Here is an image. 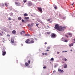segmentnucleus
<instances>
[{
  "mask_svg": "<svg viewBox=\"0 0 75 75\" xmlns=\"http://www.w3.org/2000/svg\"><path fill=\"white\" fill-rule=\"evenodd\" d=\"M5 6L6 7H7V6H8L7 4L6 3H5Z\"/></svg>",
  "mask_w": 75,
  "mask_h": 75,
  "instance_id": "nucleus-22",
  "label": "nucleus"
},
{
  "mask_svg": "<svg viewBox=\"0 0 75 75\" xmlns=\"http://www.w3.org/2000/svg\"><path fill=\"white\" fill-rule=\"evenodd\" d=\"M24 19H25V20H28V19H29V17H25Z\"/></svg>",
  "mask_w": 75,
  "mask_h": 75,
  "instance_id": "nucleus-15",
  "label": "nucleus"
},
{
  "mask_svg": "<svg viewBox=\"0 0 75 75\" xmlns=\"http://www.w3.org/2000/svg\"><path fill=\"white\" fill-rule=\"evenodd\" d=\"M11 42H12V43H13V44L14 43V40H11Z\"/></svg>",
  "mask_w": 75,
  "mask_h": 75,
  "instance_id": "nucleus-13",
  "label": "nucleus"
},
{
  "mask_svg": "<svg viewBox=\"0 0 75 75\" xmlns=\"http://www.w3.org/2000/svg\"><path fill=\"white\" fill-rule=\"evenodd\" d=\"M73 40L75 41V42H74V43H75V39H74Z\"/></svg>",
  "mask_w": 75,
  "mask_h": 75,
  "instance_id": "nucleus-44",
  "label": "nucleus"
},
{
  "mask_svg": "<svg viewBox=\"0 0 75 75\" xmlns=\"http://www.w3.org/2000/svg\"><path fill=\"white\" fill-rule=\"evenodd\" d=\"M38 25H39V24H36V26H37V27H38Z\"/></svg>",
  "mask_w": 75,
  "mask_h": 75,
  "instance_id": "nucleus-33",
  "label": "nucleus"
},
{
  "mask_svg": "<svg viewBox=\"0 0 75 75\" xmlns=\"http://www.w3.org/2000/svg\"><path fill=\"white\" fill-rule=\"evenodd\" d=\"M28 4L29 6H32V2H29L28 3Z\"/></svg>",
  "mask_w": 75,
  "mask_h": 75,
  "instance_id": "nucleus-7",
  "label": "nucleus"
},
{
  "mask_svg": "<svg viewBox=\"0 0 75 75\" xmlns=\"http://www.w3.org/2000/svg\"><path fill=\"white\" fill-rule=\"evenodd\" d=\"M67 68V65L66 64H64V68Z\"/></svg>",
  "mask_w": 75,
  "mask_h": 75,
  "instance_id": "nucleus-12",
  "label": "nucleus"
},
{
  "mask_svg": "<svg viewBox=\"0 0 75 75\" xmlns=\"http://www.w3.org/2000/svg\"><path fill=\"white\" fill-rule=\"evenodd\" d=\"M22 32L23 33H25V31H22Z\"/></svg>",
  "mask_w": 75,
  "mask_h": 75,
  "instance_id": "nucleus-38",
  "label": "nucleus"
},
{
  "mask_svg": "<svg viewBox=\"0 0 75 75\" xmlns=\"http://www.w3.org/2000/svg\"><path fill=\"white\" fill-rule=\"evenodd\" d=\"M74 4V3H73L71 4V6H73Z\"/></svg>",
  "mask_w": 75,
  "mask_h": 75,
  "instance_id": "nucleus-45",
  "label": "nucleus"
},
{
  "mask_svg": "<svg viewBox=\"0 0 75 75\" xmlns=\"http://www.w3.org/2000/svg\"><path fill=\"white\" fill-rule=\"evenodd\" d=\"M67 52V51H63L62 52Z\"/></svg>",
  "mask_w": 75,
  "mask_h": 75,
  "instance_id": "nucleus-35",
  "label": "nucleus"
},
{
  "mask_svg": "<svg viewBox=\"0 0 75 75\" xmlns=\"http://www.w3.org/2000/svg\"><path fill=\"white\" fill-rule=\"evenodd\" d=\"M14 20H15V18L13 19V21H14Z\"/></svg>",
  "mask_w": 75,
  "mask_h": 75,
  "instance_id": "nucleus-56",
  "label": "nucleus"
},
{
  "mask_svg": "<svg viewBox=\"0 0 75 75\" xmlns=\"http://www.w3.org/2000/svg\"><path fill=\"white\" fill-rule=\"evenodd\" d=\"M24 20L23 19H22V22H24Z\"/></svg>",
  "mask_w": 75,
  "mask_h": 75,
  "instance_id": "nucleus-41",
  "label": "nucleus"
},
{
  "mask_svg": "<svg viewBox=\"0 0 75 75\" xmlns=\"http://www.w3.org/2000/svg\"><path fill=\"white\" fill-rule=\"evenodd\" d=\"M16 30H13L12 32V34H16Z\"/></svg>",
  "mask_w": 75,
  "mask_h": 75,
  "instance_id": "nucleus-10",
  "label": "nucleus"
},
{
  "mask_svg": "<svg viewBox=\"0 0 75 75\" xmlns=\"http://www.w3.org/2000/svg\"><path fill=\"white\" fill-rule=\"evenodd\" d=\"M16 1H18V0H16Z\"/></svg>",
  "mask_w": 75,
  "mask_h": 75,
  "instance_id": "nucleus-58",
  "label": "nucleus"
},
{
  "mask_svg": "<svg viewBox=\"0 0 75 75\" xmlns=\"http://www.w3.org/2000/svg\"><path fill=\"white\" fill-rule=\"evenodd\" d=\"M15 4L17 6H18L20 5V3L17 2H15Z\"/></svg>",
  "mask_w": 75,
  "mask_h": 75,
  "instance_id": "nucleus-6",
  "label": "nucleus"
},
{
  "mask_svg": "<svg viewBox=\"0 0 75 75\" xmlns=\"http://www.w3.org/2000/svg\"><path fill=\"white\" fill-rule=\"evenodd\" d=\"M21 45L22 46H23V44H21Z\"/></svg>",
  "mask_w": 75,
  "mask_h": 75,
  "instance_id": "nucleus-51",
  "label": "nucleus"
},
{
  "mask_svg": "<svg viewBox=\"0 0 75 75\" xmlns=\"http://www.w3.org/2000/svg\"><path fill=\"white\" fill-rule=\"evenodd\" d=\"M30 60H28V62L29 63V64H30Z\"/></svg>",
  "mask_w": 75,
  "mask_h": 75,
  "instance_id": "nucleus-27",
  "label": "nucleus"
},
{
  "mask_svg": "<svg viewBox=\"0 0 75 75\" xmlns=\"http://www.w3.org/2000/svg\"><path fill=\"white\" fill-rule=\"evenodd\" d=\"M18 20H21V17H18Z\"/></svg>",
  "mask_w": 75,
  "mask_h": 75,
  "instance_id": "nucleus-16",
  "label": "nucleus"
},
{
  "mask_svg": "<svg viewBox=\"0 0 75 75\" xmlns=\"http://www.w3.org/2000/svg\"><path fill=\"white\" fill-rule=\"evenodd\" d=\"M2 33H3V32H2Z\"/></svg>",
  "mask_w": 75,
  "mask_h": 75,
  "instance_id": "nucleus-63",
  "label": "nucleus"
},
{
  "mask_svg": "<svg viewBox=\"0 0 75 75\" xmlns=\"http://www.w3.org/2000/svg\"><path fill=\"white\" fill-rule=\"evenodd\" d=\"M23 16H28V14L27 13H25L24 14Z\"/></svg>",
  "mask_w": 75,
  "mask_h": 75,
  "instance_id": "nucleus-14",
  "label": "nucleus"
},
{
  "mask_svg": "<svg viewBox=\"0 0 75 75\" xmlns=\"http://www.w3.org/2000/svg\"><path fill=\"white\" fill-rule=\"evenodd\" d=\"M62 63H63V62H62Z\"/></svg>",
  "mask_w": 75,
  "mask_h": 75,
  "instance_id": "nucleus-60",
  "label": "nucleus"
},
{
  "mask_svg": "<svg viewBox=\"0 0 75 75\" xmlns=\"http://www.w3.org/2000/svg\"><path fill=\"white\" fill-rule=\"evenodd\" d=\"M4 6V4H2V5H1V7H3Z\"/></svg>",
  "mask_w": 75,
  "mask_h": 75,
  "instance_id": "nucleus-26",
  "label": "nucleus"
},
{
  "mask_svg": "<svg viewBox=\"0 0 75 75\" xmlns=\"http://www.w3.org/2000/svg\"><path fill=\"white\" fill-rule=\"evenodd\" d=\"M20 33H21V35H22V32L21 31L20 32Z\"/></svg>",
  "mask_w": 75,
  "mask_h": 75,
  "instance_id": "nucleus-43",
  "label": "nucleus"
},
{
  "mask_svg": "<svg viewBox=\"0 0 75 75\" xmlns=\"http://www.w3.org/2000/svg\"><path fill=\"white\" fill-rule=\"evenodd\" d=\"M24 3H26L27 2V0H23Z\"/></svg>",
  "mask_w": 75,
  "mask_h": 75,
  "instance_id": "nucleus-21",
  "label": "nucleus"
},
{
  "mask_svg": "<svg viewBox=\"0 0 75 75\" xmlns=\"http://www.w3.org/2000/svg\"><path fill=\"white\" fill-rule=\"evenodd\" d=\"M29 30H32V29H31V28H30V29H29Z\"/></svg>",
  "mask_w": 75,
  "mask_h": 75,
  "instance_id": "nucleus-47",
  "label": "nucleus"
},
{
  "mask_svg": "<svg viewBox=\"0 0 75 75\" xmlns=\"http://www.w3.org/2000/svg\"><path fill=\"white\" fill-rule=\"evenodd\" d=\"M65 36L66 37H67V38H68V36L67 35H65Z\"/></svg>",
  "mask_w": 75,
  "mask_h": 75,
  "instance_id": "nucleus-28",
  "label": "nucleus"
},
{
  "mask_svg": "<svg viewBox=\"0 0 75 75\" xmlns=\"http://www.w3.org/2000/svg\"><path fill=\"white\" fill-rule=\"evenodd\" d=\"M70 51H72V50H70Z\"/></svg>",
  "mask_w": 75,
  "mask_h": 75,
  "instance_id": "nucleus-54",
  "label": "nucleus"
},
{
  "mask_svg": "<svg viewBox=\"0 0 75 75\" xmlns=\"http://www.w3.org/2000/svg\"><path fill=\"white\" fill-rule=\"evenodd\" d=\"M33 1H37V0H33Z\"/></svg>",
  "mask_w": 75,
  "mask_h": 75,
  "instance_id": "nucleus-46",
  "label": "nucleus"
},
{
  "mask_svg": "<svg viewBox=\"0 0 75 75\" xmlns=\"http://www.w3.org/2000/svg\"><path fill=\"white\" fill-rule=\"evenodd\" d=\"M51 37L52 38H55L56 37V34L54 33H52L51 35Z\"/></svg>",
  "mask_w": 75,
  "mask_h": 75,
  "instance_id": "nucleus-2",
  "label": "nucleus"
},
{
  "mask_svg": "<svg viewBox=\"0 0 75 75\" xmlns=\"http://www.w3.org/2000/svg\"><path fill=\"white\" fill-rule=\"evenodd\" d=\"M58 71H59V72H61V70L60 69H58Z\"/></svg>",
  "mask_w": 75,
  "mask_h": 75,
  "instance_id": "nucleus-24",
  "label": "nucleus"
},
{
  "mask_svg": "<svg viewBox=\"0 0 75 75\" xmlns=\"http://www.w3.org/2000/svg\"><path fill=\"white\" fill-rule=\"evenodd\" d=\"M8 20H9V21L11 20H12L11 18L10 17H9L8 18Z\"/></svg>",
  "mask_w": 75,
  "mask_h": 75,
  "instance_id": "nucleus-20",
  "label": "nucleus"
},
{
  "mask_svg": "<svg viewBox=\"0 0 75 75\" xmlns=\"http://www.w3.org/2000/svg\"><path fill=\"white\" fill-rule=\"evenodd\" d=\"M63 19H64V20H65V18L64 17H63Z\"/></svg>",
  "mask_w": 75,
  "mask_h": 75,
  "instance_id": "nucleus-40",
  "label": "nucleus"
},
{
  "mask_svg": "<svg viewBox=\"0 0 75 75\" xmlns=\"http://www.w3.org/2000/svg\"><path fill=\"white\" fill-rule=\"evenodd\" d=\"M47 21H50V19H47Z\"/></svg>",
  "mask_w": 75,
  "mask_h": 75,
  "instance_id": "nucleus-32",
  "label": "nucleus"
},
{
  "mask_svg": "<svg viewBox=\"0 0 75 75\" xmlns=\"http://www.w3.org/2000/svg\"><path fill=\"white\" fill-rule=\"evenodd\" d=\"M69 46L70 47H71L72 46H73V43H71V44H70Z\"/></svg>",
  "mask_w": 75,
  "mask_h": 75,
  "instance_id": "nucleus-18",
  "label": "nucleus"
},
{
  "mask_svg": "<svg viewBox=\"0 0 75 75\" xmlns=\"http://www.w3.org/2000/svg\"><path fill=\"white\" fill-rule=\"evenodd\" d=\"M35 40L36 41H37V39H35Z\"/></svg>",
  "mask_w": 75,
  "mask_h": 75,
  "instance_id": "nucleus-53",
  "label": "nucleus"
},
{
  "mask_svg": "<svg viewBox=\"0 0 75 75\" xmlns=\"http://www.w3.org/2000/svg\"><path fill=\"white\" fill-rule=\"evenodd\" d=\"M68 34H69V35H70V37H71L72 36V33H68Z\"/></svg>",
  "mask_w": 75,
  "mask_h": 75,
  "instance_id": "nucleus-11",
  "label": "nucleus"
},
{
  "mask_svg": "<svg viewBox=\"0 0 75 75\" xmlns=\"http://www.w3.org/2000/svg\"><path fill=\"white\" fill-rule=\"evenodd\" d=\"M50 48V47H47V49H48V50H49Z\"/></svg>",
  "mask_w": 75,
  "mask_h": 75,
  "instance_id": "nucleus-36",
  "label": "nucleus"
},
{
  "mask_svg": "<svg viewBox=\"0 0 75 75\" xmlns=\"http://www.w3.org/2000/svg\"><path fill=\"white\" fill-rule=\"evenodd\" d=\"M47 44V42H45V44Z\"/></svg>",
  "mask_w": 75,
  "mask_h": 75,
  "instance_id": "nucleus-49",
  "label": "nucleus"
},
{
  "mask_svg": "<svg viewBox=\"0 0 75 75\" xmlns=\"http://www.w3.org/2000/svg\"><path fill=\"white\" fill-rule=\"evenodd\" d=\"M62 39H63V38H62Z\"/></svg>",
  "mask_w": 75,
  "mask_h": 75,
  "instance_id": "nucleus-61",
  "label": "nucleus"
},
{
  "mask_svg": "<svg viewBox=\"0 0 75 75\" xmlns=\"http://www.w3.org/2000/svg\"><path fill=\"white\" fill-rule=\"evenodd\" d=\"M25 36H30V34H25Z\"/></svg>",
  "mask_w": 75,
  "mask_h": 75,
  "instance_id": "nucleus-19",
  "label": "nucleus"
},
{
  "mask_svg": "<svg viewBox=\"0 0 75 75\" xmlns=\"http://www.w3.org/2000/svg\"><path fill=\"white\" fill-rule=\"evenodd\" d=\"M45 54L46 55H47V53H45Z\"/></svg>",
  "mask_w": 75,
  "mask_h": 75,
  "instance_id": "nucleus-48",
  "label": "nucleus"
},
{
  "mask_svg": "<svg viewBox=\"0 0 75 75\" xmlns=\"http://www.w3.org/2000/svg\"><path fill=\"white\" fill-rule=\"evenodd\" d=\"M25 64L26 67H30V65L28 63H25Z\"/></svg>",
  "mask_w": 75,
  "mask_h": 75,
  "instance_id": "nucleus-8",
  "label": "nucleus"
},
{
  "mask_svg": "<svg viewBox=\"0 0 75 75\" xmlns=\"http://www.w3.org/2000/svg\"><path fill=\"white\" fill-rule=\"evenodd\" d=\"M33 43H34V41L33 40H30L29 42V44H33Z\"/></svg>",
  "mask_w": 75,
  "mask_h": 75,
  "instance_id": "nucleus-9",
  "label": "nucleus"
},
{
  "mask_svg": "<svg viewBox=\"0 0 75 75\" xmlns=\"http://www.w3.org/2000/svg\"><path fill=\"white\" fill-rule=\"evenodd\" d=\"M51 61H54V58H52L51 59Z\"/></svg>",
  "mask_w": 75,
  "mask_h": 75,
  "instance_id": "nucleus-29",
  "label": "nucleus"
},
{
  "mask_svg": "<svg viewBox=\"0 0 75 75\" xmlns=\"http://www.w3.org/2000/svg\"><path fill=\"white\" fill-rule=\"evenodd\" d=\"M54 28L55 29H57L58 31H62L64 29L66 28V27H65L59 26L58 24H56L55 25V27H54Z\"/></svg>",
  "mask_w": 75,
  "mask_h": 75,
  "instance_id": "nucleus-1",
  "label": "nucleus"
},
{
  "mask_svg": "<svg viewBox=\"0 0 75 75\" xmlns=\"http://www.w3.org/2000/svg\"><path fill=\"white\" fill-rule=\"evenodd\" d=\"M64 42H68V40H65L64 41Z\"/></svg>",
  "mask_w": 75,
  "mask_h": 75,
  "instance_id": "nucleus-30",
  "label": "nucleus"
},
{
  "mask_svg": "<svg viewBox=\"0 0 75 75\" xmlns=\"http://www.w3.org/2000/svg\"><path fill=\"white\" fill-rule=\"evenodd\" d=\"M47 68V67L46 66H45L44 67H43V68L44 69H45V68Z\"/></svg>",
  "mask_w": 75,
  "mask_h": 75,
  "instance_id": "nucleus-25",
  "label": "nucleus"
},
{
  "mask_svg": "<svg viewBox=\"0 0 75 75\" xmlns=\"http://www.w3.org/2000/svg\"><path fill=\"white\" fill-rule=\"evenodd\" d=\"M47 34H48V32H47Z\"/></svg>",
  "mask_w": 75,
  "mask_h": 75,
  "instance_id": "nucleus-59",
  "label": "nucleus"
},
{
  "mask_svg": "<svg viewBox=\"0 0 75 75\" xmlns=\"http://www.w3.org/2000/svg\"><path fill=\"white\" fill-rule=\"evenodd\" d=\"M30 24H28V27H30Z\"/></svg>",
  "mask_w": 75,
  "mask_h": 75,
  "instance_id": "nucleus-42",
  "label": "nucleus"
},
{
  "mask_svg": "<svg viewBox=\"0 0 75 75\" xmlns=\"http://www.w3.org/2000/svg\"><path fill=\"white\" fill-rule=\"evenodd\" d=\"M38 10H39L40 12H41V13H42V8L41 7H38Z\"/></svg>",
  "mask_w": 75,
  "mask_h": 75,
  "instance_id": "nucleus-3",
  "label": "nucleus"
},
{
  "mask_svg": "<svg viewBox=\"0 0 75 75\" xmlns=\"http://www.w3.org/2000/svg\"><path fill=\"white\" fill-rule=\"evenodd\" d=\"M55 71H53V72H55Z\"/></svg>",
  "mask_w": 75,
  "mask_h": 75,
  "instance_id": "nucleus-55",
  "label": "nucleus"
},
{
  "mask_svg": "<svg viewBox=\"0 0 75 75\" xmlns=\"http://www.w3.org/2000/svg\"><path fill=\"white\" fill-rule=\"evenodd\" d=\"M34 25V23H32L30 25V27H33Z\"/></svg>",
  "mask_w": 75,
  "mask_h": 75,
  "instance_id": "nucleus-17",
  "label": "nucleus"
},
{
  "mask_svg": "<svg viewBox=\"0 0 75 75\" xmlns=\"http://www.w3.org/2000/svg\"><path fill=\"white\" fill-rule=\"evenodd\" d=\"M60 72H64V71L63 70H61Z\"/></svg>",
  "mask_w": 75,
  "mask_h": 75,
  "instance_id": "nucleus-31",
  "label": "nucleus"
},
{
  "mask_svg": "<svg viewBox=\"0 0 75 75\" xmlns=\"http://www.w3.org/2000/svg\"><path fill=\"white\" fill-rule=\"evenodd\" d=\"M31 39H32V40H33V38H31Z\"/></svg>",
  "mask_w": 75,
  "mask_h": 75,
  "instance_id": "nucleus-57",
  "label": "nucleus"
},
{
  "mask_svg": "<svg viewBox=\"0 0 75 75\" xmlns=\"http://www.w3.org/2000/svg\"><path fill=\"white\" fill-rule=\"evenodd\" d=\"M30 39H28L25 41V42L27 44H30Z\"/></svg>",
  "mask_w": 75,
  "mask_h": 75,
  "instance_id": "nucleus-4",
  "label": "nucleus"
},
{
  "mask_svg": "<svg viewBox=\"0 0 75 75\" xmlns=\"http://www.w3.org/2000/svg\"><path fill=\"white\" fill-rule=\"evenodd\" d=\"M6 51H5V50H4V51H2V54L3 56L5 55H6Z\"/></svg>",
  "mask_w": 75,
  "mask_h": 75,
  "instance_id": "nucleus-5",
  "label": "nucleus"
},
{
  "mask_svg": "<svg viewBox=\"0 0 75 75\" xmlns=\"http://www.w3.org/2000/svg\"><path fill=\"white\" fill-rule=\"evenodd\" d=\"M54 8L55 10L57 9V6H55Z\"/></svg>",
  "mask_w": 75,
  "mask_h": 75,
  "instance_id": "nucleus-23",
  "label": "nucleus"
},
{
  "mask_svg": "<svg viewBox=\"0 0 75 75\" xmlns=\"http://www.w3.org/2000/svg\"><path fill=\"white\" fill-rule=\"evenodd\" d=\"M42 54L43 55H45V53H42Z\"/></svg>",
  "mask_w": 75,
  "mask_h": 75,
  "instance_id": "nucleus-34",
  "label": "nucleus"
},
{
  "mask_svg": "<svg viewBox=\"0 0 75 75\" xmlns=\"http://www.w3.org/2000/svg\"><path fill=\"white\" fill-rule=\"evenodd\" d=\"M57 54H59V52H57Z\"/></svg>",
  "mask_w": 75,
  "mask_h": 75,
  "instance_id": "nucleus-52",
  "label": "nucleus"
},
{
  "mask_svg": "<svg viewBox=\"0 0 75 75\" xmlns=\"http://www.w3.org/2000/svg\"><path fill=\"white\" fill-rule=\"evenodd\" d=\"M62 60H63V59H62Z\"/></svg>",
  "mask_w": 75,
  "mask_h": 75,
  "instance_id": "nucleus-62",
  "label": "nucleus"
},
{
  "mask_svg": "<svg viewBox=\"0 0 75 75\" xmlns=\"http://www.w3.org/2000/svg\"><path fill=\"white\" fill-rule=\"evenodd\" d=\"M64 60L65 61H66L67 60V59L65 58L64 59Z\"/></svg>",
  "mask_w": 75,
  "mask_h": 75,
  "instance_id": "nucleus-37",
  "label": "nucleus"
},
{
  "mask_svg": "<svg viewBox=\"0 0 75 75\" xmlns=\"http://www.w3.org/2000/svg\"><path fill=\"white\" fill-rule=\"evenodd\" d=\"M7 36H8V37H10V35H7Z\"/></svg>",
  "mask_w": 75,
  "mask_h": 75,
  "instance_id": "nucleus-39",
  "label": "nucleus"
},
{
  "mask_svg": "<svg viewBox=\"0 0 75 75\" xmlns=\"http://www.w3.org/2000/svg\"><path fill=\"white\" fill-rule=\"evenodd\" d=\"M49 51V50H46L47 51Z\"/></svg>",
  "mask_w": 75,
  "mask_h": 75,
  "instance_id": "nucleus-50",
  "label": "nucleus"
}]
</instances>
